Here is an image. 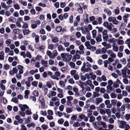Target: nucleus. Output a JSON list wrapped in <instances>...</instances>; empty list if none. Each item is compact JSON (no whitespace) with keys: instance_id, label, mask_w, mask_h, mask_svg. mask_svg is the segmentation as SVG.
Segmentation results:
<instances>
[{"instance_id":"1","label":"nucleus","mask_w":130,"mask_h":130,"mask_svg":"<svg viewBox=\"0 0 130 130\" xmlns=\"http://www.w3.org/2000/svg\"><path fill=\"white\" fill-rule=\"evenodd\" d=\"M119 124V127L120 128L125 129L124 130H129L130 127L129 125L126 124V122L122 120H117Z\"/></svg>"},{"instance_id":"2","label":"nucleus","mask_w":130,"mask_h":130,"mask_svg":"<svg viewBox=\"0 0 130 130\" xmlns=\"http://www.w3.org/2000/svg\"><path fill=\"white\" fill-rule=\"evenodd\" d=\"M87 63L88 64L87 65V67H86V63L84 62L83 66L81 69V71L84 72H87L90 70V67L91 66V65L89 63L87 62Z\"/></svg>"},{"instance_id":"3","label":"nucleus","mask_w":130,"mask_h":130,"mask_svg":"<svg viewBox=\"0 0 130 130\" xmlns=\"http://www.w3.org/2000/svg\"><path fill=\"white\" fill-rule=\"evenodd\" d=\"M107 30H104L102 32V37L104 41L107 42L108 38V36L107 34Z\"/></svg>"},{"instance_id":"4","label":"nucleus","mask_w":130,"mask_h":130,"mask_svg":"<svg viewBox=\"0 0 130 130\" xmlns=\"http://www.w3.org/2000/svg\"><path fill=\"white\" fill-rule=\"evenodd\" d=\"M103 26L109 30L111 31L112 30L111 25H112V24L111 23H109V24L107 22H104L103 24Z\"/></svg>"},{"instance_id":"5","label":"nucleus","mask_w":130,"mask_h":130,"mask_svg":"<svg viewBox=\"0 0 130 130\" xmlns=\"http://www.w3.org/2000/svg\"><path fill=\"white\" fill-rule=\"evenodd\" d=\"M107 54L110 57L115 58L116 57V55L114 52L112 50H109L107 51Z\"/></svg>"},{"instance_id":"6","label":"nucleus","mask_w":130,"mask_h":130,"mask_svg":"<svg viewBox=\"0 0 130 130\" xmlns=\"http://www.w3.org/2000/svg\"><path fill=\"white\" fill-rule=\"evenodd\" d=\"M19 106L21 111H25L26 109H28L29 108V106L26 104H20Z\"/></svg>"},{"instance_id":"7","label":"nucleus","mask_w":130,"mask_h":130,"mask_svg":"<svg viewBox=\"0 0 130 130\" xmlns=\"http://www.w3.org/2000/svg\"><path fill=\"white\" fill-rule=\"evenodd\" d=\"M122 84V83L119 79H117L116 81L114 82L113 86L114 87L117 88L119 87V84Z\"/></svg>"},{"instance_id":"8","label":"nucleus","mask_w":130,"mask_h":130,"mask_svg":"<svg viewBox=\"0 0 130 130\" xmlns=\"http://www.w3.org/2000/svg\"><path fill=\"white\" fill-rule=\"evenodd\" d=\"M89 79L90 78V76L88 74L86 73L84 75H82L81 77V80L83 81L85 80L86 78Z\"/></svg>"},{"instance_id":"9","label":"nucleus","mask_w":130,"mask_h":130,"mask_svg":"<svg viewBox=\"0 0 130 130\" xmlns=\"http://www.w3.org/2000/svg\"><path fill=\"white\" fill-rule=\"evenodd\" d=\"M39 100L41 103L42 106H44V100L43 96L42 95L40 96L39 99Z\"/></svg>"},{"instance_id":"10","label":"nucleus","mask_w":130,"mask_h":130,"mask_svg":"<svg viewBox=\"0 0 130 130\" xmlns=\"http://www.w3.org/2000/svg\"><path fill=\"white\" fill-rule=\"evenodd\" d=\"M105 103L107 108H110L112 107V105L110 104V101L109 100H106L105 101Z\"/></svg>"},{"instance_id":"11","label":"nucleus","mask_w":130,"mask_h":130,"mask_svg":"<svg viewBox=\"0 0 130 130\" xmlns=\"http://www.w3.org/2000/svg\"><path fill=\"white\" fill-rule=\"evenodd\" d=\"M129 15L130 14L127 13L125 14H124L123 17V19L124 23H127V19L129 17Z\"/></svg>"},{"instance_id":"12","label":"nucleus","mask_w":130,"mask_h":130,"mask_svg":"<svg viewBox=\"0 0 130 130\" xmlns=\"http://www.w3.org/2000/svg\"><path fill=\"white\" fill-rule=\"evenodd\" d=\"M95 103L96 105H98L100 103L102 102L103 101V99L101 98H96L95 100Z\"/></svg>"},{"instance_id":"13","label":"nucleus","mask_w":130,"mask_h":130,"mask_svg":"<svg viewBox=\"0 0 130 130\" xmlns=\"http://www.w3.org/2000/svg\"><path fill=\"white\" fill-rule=\"evenodd\" d=\"M80 58L79 55L78 54H75L73 56L72 60L74 62H75L76 61V59H78Z\"/></svg>"},{"instance_id":"14","label":"nucleus","mask_w":130,"mask_h":130,"mask_svg":"<svg viewBox=\"0 0 130 130\" xmlns=\"http://www.w3.org/2000/svg\"><path fill=\"white\" fill-rule=\"evenodd\" d=\"M112 50L115 52H118V48L116 43H113L112 45Z\"/></svg>"},{"instance_id":"15","label":"nucleus","mask_w":130,"mask_h":130,"mask_svg":"<svg viewBox=\"0 0 130 130\" xmlns=\"http://www.w3.org/2000/svg\"><path fill=\"white\" fill-rule=\"evenodd\" d=\"M72 57L71 55H67L65 58L64 60V61L68 62L70 61Z\"/></svg>"},{"instance_id":"16","label":"nucleus","mask_w":130,"mask_h":130,"mask_svg":"<svg viewBox=\"0 0 130 130\" xmlns=\"http://www.w3.org/2000/svg\"><path fill=\"white\" fill-rule=\"evenodd\" d=\"M87 35H86V38L87 40H89L91 39V37L89 31L86 29V30Z\"/></svg>"},{"instance_id":"17","label":"nucleus","mask_w":130,"mask_h":130,"mask_svg":"<svg viewBox=\"0 0 130 130\" xmlns=\"http://www.w3.org/2000/svg\"><path fill=\"white\" fill-rule=\"evenodd\" d=\"M58 55L57 51L56 50H54L53 51L52 55L51 58L52 59H54Z\"/></svg>"},{"instance_id":"18","label":"nucleus","mask_w":130,"mask_h":130,"mask_svg":"<svg viewBox=\"0 0 130 130\" xmlns=\"http://www.w3.org/2000/svg\"><path fill=\"white\" fill-rule=\"evenodd\" d=\"M41 63L44 67H48V66L47 65V61H45L44 59H42L41 61Z\"/></svg>"},{"instance_id":"19","label":"nucleus","mask_w":130,"mask_h":130,"mask_svg":"<svg viewBox=\"0 0 130 130\" xmlns=\"http://www.w3.org/2000/svg\"><path fill=\"white\" fill-rule=\"evenodd\" d=\"M104 11L109 16L111 15L112 13L111 11L108 9H104Z\"/></svg>"},{"instance_id":"20","label":"nucleus","mask_w":130,"mask_h":130,"mask_svg":"<svg viewBox=\"0 0 130 130\" xmlns=\"http://www.w3.org/2000/svg\"><path fill=\"white\" fill-rule=\"evenodd\" d=\"M89 76H91V78L93 80H94L96 78V75L93 74V73L92 72H91L89 73Z\"/></svg>"},{"instance_id":"21","label":"nucleus","mask_w":130,"mask_h":130,"mask_svg":"<svg viewBox=\"0 0 130 130\" xmlns=\"http://www.w3.org/2000/svg\"><path fill=\"white\" fill-rule=\"evenodd\" d=\"M108 42L110 43H115V42L116 41V39L114 38H110L108 40H107Z\"/></svg>"},{"instance_id":"22","label":"nucleus","mask_w":130,"mask_h":130,"mask_svg":"<svg viewBox=\"0 0 130 130\" xmlns=\"http://www.w3.org/2000/svg\"><path fill=\"white\" fill-rule=\"evenodd\" d=\"M92 84V82L90 80L88 79L86 81L84 82V85L85 86L88 85L90 86Z\"/></svg>"},{"instance_id":"23","label":"nucleus","mask_w":130,"mask_h":130,"mask_svg":"<svg viewBox=\"0 0 130 130\" xmlns=\"http://www.w3.org/2000/svg\"><path fill=\"white\" fill-rule=\"evenodd\" d=\"M12 41V40L10 39H7L5 41V43L6 44L7 46H9L10 45L11 43V42Z\"/></svg>"},{"instance_id":"24","label":"nucleus","mask_w":130,"mask_h":130,"mask_svg":"<svg viewBox=\"0 0 130 130\" xmlns=\"http://www.w3.org/2000/svg\"><path fill=\"white\" fill-rule=\"evenodd\" d=\"M42 89L44 91V95H46L47 93V91H48V89L46 88V87L45 86H43V87L42 88Z\"/></svg>"},{"instance_id":"25","label":"nucleus","mask_w":130,"mask_h":130,"mask_svg":"<svg viewBox=\"0 0 130 130\" xmlns=\"http://www.w3.org/2000/svg\"><path fill=\"white\" fill-rule=\"evenodd\" d=\"M100 95L98 92L94 91L93 92L92 95V98H94L96 97H98Z\"/></svg>"},{"instance_id":"26","label":"nucleus","mask_w":130,"mask_h":130,"mask_svg":"<svg viewBox=\"0 0 130 130\" xmlns=\"http://www.w3.org/2000/svg\"><path fill=\"white\" fill-rule=\"evenodd\" d=\"M107 114L108 115V117H110L111 112V110L109 109H107L105 111Z\"/></svg>"},{"instance_id":"27","label":"nucleus","mask_w":130,"mask_h":130,"mask_svg":"<svg viewBox=\"0 0 130 130\" xmlns=\"http://www.w3.org/2000/svg\"><path fill=\"white\" fill-rule=\"evenodd\" d=\"M113 19L112 22L113 24L116 25H118L119 22L116 19V18L115 17H114Z\"/></svg>"},{"instance_id":"28","label":"nucleus","mask_w":130,"mask_h":130,"mask_svg":"<svg viewBox=\"0 0 130 130\" xmlns=\"http://www.w3.org/2000/svg\"><path fill=\"white\" fill-rule=\"evenodd\" d=\"M55 114L59 117H60L63 115L61 111H57L55 112Z\"/></svg>"},{"instance_id":"29","label":"nucleus","mask_w":130,"mask_h":130,"mask_svg":"<svg viewBox=\"0 0 130 130\" xmlns=\"http://www.w3.org/2000/svg\"><path fill=\"white\" fill-rule=\"evenodd\" d=\"M27 109L25 111V113L26 115H30L32 114V113L30 109Z\"/></svg>"},{"instance_id":"30","label":"nucleus","mask_w":130,"mask_h":130,"mask_svg":"<svg viewBox=\"0 0 130 130\" xmlns=\"http://www.w3.org/2000/svg\"><path fill=\"white\" fill-rule=\"evenodd\" d=\"M97 31L96 30H93L92 31V37L93 38H95L96 37V34Z\"/></svg>"},{"instance_id":"31","label":"nucleus","mask_w":130,"mask_h":130,"mask_svg":"<svg viewBox=\"0 0 130 130\" xmlns=\"http://www.w3.org/2000/svg\"><path fill=\"white\" fill-rule=\"evenodd\" d=\"M71 67L72 68H74L75 66V64L72 62H69L68 63Z\"/></svg>"},{"instance_id":"32","label":"nucleus","mask_w":130,"mask_h":130,"mask_svg":"<svg viewBox=\"0 0 130 130\" xmlns=\"http://www.w3.org/2000/svg\"><path fill=\"white\" fill-rule=\"evenodd\" d=\"M101 35H99L96 38V40L98 42H101L102 41V39L101 38Z\"/></svg>"},{"instance_id":"33","label":"nucleus","mask_w":130,"mask_h":130,"mask_svg":"<svg viewBox=\"0 0 130 130\" xmlns=\"http://www.w3.org/2000/svg\"><path fill=\"white\" fill-rule=\"evenodd\" d=\"M100 125L102 126V128H106L107 127V126L105 122L100 121Z\"/></svg>"},{"instance_id":"34","label":"nucleus","mask_w":130,"mask_h":130,"mask_svg":"<svg viewBox=\"0 0 130 130\" xmlns=\"http://www.w3.org/2000/svg\"><path fill=\"white\" fill-rule=\"evenodd\" d=\"M66 109V112L68 113H70L73 111V109L71 107L67 108Z\"/></svg>"},{"instance_id":"35","label":"nucleus","mask_w":130,"mask_h":130,"mask_svg":"<svg viewBox=\"0 0 130 130\" xmlns=\"http://www.w3.org/2000/svg\"><path fill=\"white\" fill-rule=\"evenodd\" d=\"M120 62L122 63L123 64L125 65L126 63V60L125 58H123L120 60Z\"/></svg>"},{"instance_id":"36","label":"nucleus","mask_w":130,"mask_h":130,"mask_svg":"<svg viewBox=\"0 0 130 130\" xmlns=\"http://www.w3.org/2000/svg\"><path fill=\"white\" fill-rule=\"evenodd\" d=\"M58 50L59 51H64V48L61 45H59L58 47Z\"/></svg>"},{"instance_id":"37","label":"nucleus","mask_w":130,"mask_h":130,"mask_svg":"<svg viewBox=\"0 0 130 130\" xmlns=\"http://www.w3.org/2000/svg\"><path fill=\"white\" fill-rule=\"evenodd\" d=\"M114 12L115 14H119L120 11L118 7H116V8L114 10Z\"/></svg>"},{"instance_id":"38","label":"nucleus","mask_w":130,"mask_h":130,"mask_svg":"<svg viewBox=\"0 0 130 130\" xmlns=\"http://www.w3.org/2000/svg\"><path fill=\"white\" fill-rule=\"evenodd\" d=\"M125 26V24L124 23H121L120 26L119 30L124 29Z\"/></svg>"},{"instance_id":"39","label":"nucleus","mask_w":130,"mask_h":130,"mask_svg":"<svg viewBox=\"0 0 130 130\" xmlns=\"http://www.w3.org/2000/svg\"><path fill=\"white\" fill-rule=\"evenodd\" d=\"M20 29L16 28L14 29L13 30V32L15 34H18L20 33Z\"/></svg>"},{"instance_id":"40","label":"nucleus","mask_w":130,"mask_h":130,"mask_svg":"<svg viewBox=\"0 0 130 130\" xmlns=\"http://www.w3.org/2000/svg\"><path fill=\"white\" fill-rule=\"evenodd\" d=\"M117 43L119 45H122L124 44V42L122 40L117 39Z\"/></svg>"},{"instance_id":"41","label":"nucleus","mask_w":130,"mask_h":130,"mask_svg":"<svg viewBox=\"0 0 130 130\" xmlns=\"http://www.w3.org/2000/svg\"><path fill=\"white\" fill-rule=\"evenodd\" d=\"M59 84L60 86L62 87H64L65 85V83L63 81H60L59 82Z\"/></svg>"},{"instance_id":"42","label":"nucleus","mask_w":130,"mask_h":130,"mask_svg":"<svg viewBox=\"0 0 130 130\" xmlns=\"http://www.w3.org/2000/svg\"><path fill=\"white\" fill-rule=\"evenodd\" d=\"M85 116V115L83 114H81L79 115L78 118L80 119V121H81L83 119H84Z\"/></svg>"},{"instance_id":"43","label":"nucleus","mask_w":130,"mask_h":130,"mask_svg":"<svg viewBox=\"0 0 130 130\" xmlns=\"http://www.w3.org/2000/svg\"><path fill=\"white\" fill-rule=\"evenodd\" d=\"M1 54L0 55V60H2L4 59V52H1Z\"/></svg>"},{"instance_id":"44","label":"nucleus","mask_w":130,"mask_h":130,"mask_svg":"<svg viewBox=\"0 0 130 130\" xmlns=\"http://www.w3.org/2000/svg\"><path fill=\"white\" fill-rule=\"evenodd\" d=\"M54 45L52 44H50L48 46V48L51 50H53L54 49Z\"/></svg>"},{"instance_id":"45","label":"nucleus","mask_w":130,"mask_h":130,"mask_svg":"<svg viewBox=\"0 0 130 130\" xmlns=\"http://www.w3.org/2000/svg\"><path fill=\"white\" fill-rule=\"evenodd\" d=\"M81 34L79 32H76L75 33V35L77 38H80L81 36Z\"/></svg>"},{"instance_id":"46","label":"nucleus","mask_w":130,"mask_h":130,"mask_svg":"<svg viewBox=\"0 0 130 130\" xmlns=\"http://www.w3.org/2000/svg\"><path fill=\"white\" fill-rule=\"evenodd\" d=\"M124 102L128 103H130V99L128 98H125L124 99Z\"/></svg>"},{"instance_id":"47","label":"nucleus","mask_w":130,"mask_h":130,"mask_svg":"<svg viewBox=\"0 0 130 130\" xmlns=\"http://www.w3.org/2000/svg\"><path fill=\"white\" fill-rule=\"evenodd\" d=\"M123 96H126L128 94V93L126 90H123L122 91V94Z\"/></svg>"},{"instance_id":"48","label":"nucleus","mask_w":130,"mask_h":130,"mask_svg":"<svg viewBox=\"0 0 130 130\" xmlns=\"http://www.w3.org/2000/svg\"><path fill=\"white\" fill-rule=\"evenodd\" d=\"M78 48L81 51L84 52V46L83 44H81L79 45L78 47Z\"/></svg>"},{"instance_id":"49","label":"nucleus","mask_w":130,"mask_h":130,"mask_svg":"<svg viewBox=\"0 0 130 130\" xmlns=\"http://www.w3.org/2000/svg\"><path fill=\"white\" fill-rule=\"evenodd\" d=\"M46 54L50 58L52 59V52L50 51H47L46 52Z\"/></svg>"},{"instance_id":"50","label":"nucleus","mask_w":130,"mask_h":130,"mask_svg":"<svg viewBox=\"0 0 130 130\" xmlns=\"http://www.w3.org/2000/svg\"><path fill=\"white\" fill-rule=\"evenodd\" d=\"M23 32L24 35H26L30 32V31L28 29H24L23 30Z\"/></svg>"},{"instance_id":"51","label":"nucleus","mask_w":130,"mask_h":130,"mask_svg":"<svg viewBox=\"0 0 130 130\" xmlns=\"http://www.w3.org/2000/svg\"><path fill=\"white\" fill-rule=\"evenodd\" d=\"M19 114L22 117H24L25 115V113L24 111H21L19 112Z\"/></svg>"},{"instance_id":"52","label":"nucleus","mask_w":130,"mask_h":130,"mask_svg":"<svg viewBox=\"0 0 130 130\" xmlns=\"http://www.w3.org/2000/svg\"><path fill=\"white\" fill-rule=\"evenodd\" d=\"M117 100H116L113 99L111 100V104L113 106L115 105L117 103Z\"/></svg>"},{"instance_id":"53","label":"nucleus","mask_w":130,"mask_h":130,"mask_svg":"<svg viewBox=\"0 0 130 130\" xmlns=\"http://www.w3.org/2000/svg\"><path fill=\"white\" fill-rule=\"evenodd\" d=\"M0 88L3 91H4L6 89V87L4 84H0Z\"/></svg>"},{"instance_id":"54","label":"nucleus","mask_w":130,"mask_h":130,"mask_svg":"<svg viewBox=\"0 0 130 130\" xmlns=\"http://www.w3.org/2000/svg\"><path fill=\"white\" fill-rule=\"evenodd\" d=\"M77 11V12L80 14H82L83 12L82 8H78Z\"/></svg>"},{"instance_id":"55","label":"nucleus","mask_w":130,"mask_h":130,"mask_svg":"<svg viewBox=\"0 0 130 130\" xmlns=\"http://www.w3.org/2000/svg\"><path fill=\"white\" fill-rule=\"evenodd\" d=\"M53 42H56L58 41V38L56 37L53 38H52Z\"/></svg>"},{"instance_id":"56","label":"nucleus","mask_w":130,"mask_h":130,"mask_svg":"<svg viewBox=\"0 0 130 130\" xmlns=\"http://www.w3.org/2000/svg\"><path fill=\"white\" fill-rule=\"evenodd\" d=\"M40 113L41 115L45 116H46L47 115L46 112L45 111L41 110L40 111Z\"/></svg>"},{"instance_id":"57","label":"nucleus","mask_w":130,"mask_h":130,"mask_svg":"<svg viewBox=\"0 0 130 130\" xmlns=\"http://www.w3.org/2000/svg\"><path fill=\"white\" fill-rule=\"evenodd\" d=\"M86 60L89 62L92 63L93 62V60L92 58L89 56H87L86 57Z\"/></svg>"},{"instance_id":"58","label":"nucleus","mask_w":130,"mask_h":130,"mask_svg":"<svg viewBox=\"0 0 130 130\" xmlns=\"http://www.w3.org/2000/svg\"><path fill=\"white\" fill-rule=\"evenodd\" d=\"M76 71L75 70H73L70 71V73L71 75H74L76 74Z\"/></svg>"},{"instance_id":"59","label":"nucleus","mask_w":130,"mask_h":130,"mask_svg":"<svg viewBox=\"0 0 130 130\" xmlns=\"http://www.w3.org/2000/svg\"><path fill=\"white\" fill-rule=\"evenodd\" d=\"M73 126L74 127H78L80 126V124L79 122H77L74 123L73 124Z\"/></svg>"},{"instance_id":"60","label":"nucleus","mask_w":130,"mask_h":130,"mask_svg":"<svg viewBox=\"0 0 130 130\" xmlns=\"http://www.w3.org/2000/svg\"><path fill=\"white\" fill-rule=\"evenodd\" d=\"M56 30L57 32H60L62 30V28L61 26H58L56 28Z\"/></svg>"},{"instance_id":"61","label":"nucleus","mask_w":130,"mask_h":130,"mask_svg":"<svg viewBox=\"0 0 130 130\" xmlns=\"http://www.w3.org/2000/svg\"><path fill=\"white\" fill-rule=\"evenodd\" d=\"M73 77L74 79L76 80H78L79 79V77L77 73L74 75Z\"/></svg>"},{"instance_id":"62","label":"nucleus","mask_w":130,"mask_h":130,"mask_svg":"<svg viewBox=\"0 0 130 130\" xmlns=\"http://www.w3.org/2000/svg\"><path fill=\"white\" fill-rule=\"evenodd\" d=\"M125 119L127 121L130 119V114H126L124 116Z\"/></svg>"},{"instance_id":"63","label":"nucleus","mask_w":130,"mask_h":130,"mask_svg":"<svg viewBox=\"0 0 130 130\" xmlns=\"http://www.w3.org/2000/svg\"><path fill=\"white\" fill-rule=\"evenodd\" d=\"M41 127L43 130H45L48 128V126L47 125L43 124L41 125Z\"/></svg>"},{"instance_id":"64","label":"nucleus","mask_w":130,"mask_h":130,"mask_svg":"<svg viewBox=\"0 0 130 130\" xmlns=\"http://www.w3.org/2000/svg\"><path fill=\"white\" fill-rule=\"evenodd\" d=\"M21 128L20 130H27L26 127L23 124H22L20 125Z\"/></svg>"}]
</instances>
